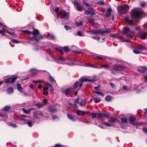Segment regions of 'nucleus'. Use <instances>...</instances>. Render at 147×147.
Segmentation results:
<instances>
[{
  "label": "nucleus",
  "instance_id": "obj_13",
  "mask_svg": "<svg viewBox=\"0 0 147 147\" xmlns=\"http://www.w3.org/2000/svg\"><path fill=\"white\" fill-rule=\"evenodd\" d=\"M89 113V112L84 111H80L78 110L76 111V113L78 116H79L80 115L81 116H83L85 114H88Z\"/></svg>",
  "mask_w": 147,
  "mask_h": 147
},
{
  "label": "nucleus",
  "instance_id": "obj_37",
  "mask_svg": "<svg viewBox=\"0 0 147 147\" xmlns=\"http://www.w3.org/2000/svg\"><path fill=\"white\" fill-rule=\"evenodd\" d=\"M115 37L117 38L120 39V40H122L124 39L123 37L121 35H118L116 36Z\"/></svg>",
  "mask_w": 147,
  "mask_h": 147
},
{
  "label": "nucleus",
  "instance_id": "obj_6",
  "mask_svg": "<svg viewBox=\"0 0 147 147\" xmlns=\"http://www.w3.org/2000/svg\"><path fill=\"white\" fill-rule=\"evenodd\" d=\"M73 3L74 4V7H76L77 11H81L83 10V8L81 6L80 3L78 2L77 0H74Z\"/></svg>",
  "mask_w": 147,
  "mask_h": 147
},
{
  "label": "nucleus",
  "instance_id": "obj_36",
  "mask_svg": "<svg viewBox=\"0 0 147 147\" xmlns=\"http://www.w3.org/2000/svg\"><path fill=\"white\" fill-rule=\"evenodd\" d=\"M7 91L9 93H11L13 92V88L11 87L7 89Z\"/></svg>",
  "mask_w": 147,
  "mask_h": 147
},
{
  "label": "nucleus",
  "instance_id": "obj_54",
  "mask_svg": "<svg viewBox=\"0 0 147 147\" xmlns=\"http://www.w3.org/2000/svg\"><path fill=\"white\" fill-rule=\"evenodd\" d=\"M92 38L94 39H96L98 40L100 39V37L99 36H92Z\"/></svg>",
  "mask_w": 147,
  "mask_h": 147
},
{
  "label": "nucleus",
  "instance_id": "obj_34",
  "mask_svg": "<svg viewBox=\"0 0 147 147\" xmlns=\"http://www.w3.org/2000/svg\"><path fill=\"white\" fill-rule=\"evenodd\" d=\"M133 52L136 54H139L141 53L140 51L137 48L134 50Z\"/></svg>",
  "mask_w": 147,
  "mask_h": 147
},
{
  "label": "nucleus",
  "instance_id": "obj_49",
  "mask_svg": "<svg viewBox=\"0 0 147 147\" xmlns=\"http://www.w3.org/2000/svg\"><path fill=\"white\" fill-rule=\"evenodd\" d=\"M88 32L92 34H95V30H91Z\"/></svg>",
  "mask_w": 147,
  "mask_h": 147
},
{
  "label": "nucleus",
  "instance_id": "obj_11",
  "mask_svg": "<svg viewBox=\"0 0 147 147\" xmlns=\"http://www.w3.org/2000/svg\"><path fill=\"white\" fill-rule=\"evenodd\" d=\"M130 31V30L129 27L126 26L124 27L122 30V34L123 35H125L127 36Z\"/></svg>",
  "mask_w": 147,
  "mask_h": 147
},
{
  "label": "nucleus",
  "instance_id": "obj_27",
  "mask_svg": "<svg viewBox=\"0 0 147 147\" xmlns=\"http://www.w3.org/2000/svg\"><path fill=\"white\" fill-rule=\"evenodd\" d=\"M79 86V82L78 81L76 82L73 85V88L75 89H77Z\"/></svg>",
  "mask_w": 147,
  "mask_h": 147
},
{
  "label": "nucleus",
  "instance_id": "obj_55",
  "mask_svg": "<svg viewBox=\"0 0 147 147\" xmlns=\"http://www.w3.org/2000/svg\"><path fill=\"white\" fill-rule=\"evenodd\" d=\"M95 59L97 60H102L103 59V57H101L97 56L94 57Z\"/></svg>",
  "mask_w": 147,
  "mask_h": 147
},
{
  "label": "nucleus",
  "instance_id": "obj_17",
  "mask_svg": "<svg viewBox=\"0 0 147 147\" xmlns=\"http://www.w3.org/2000/svg\"><path fill=\"white\" fill-rule=\"evenodd\" d=\"M147 70V68L146 67H142L141 69H138L137 71L140 73L143 74L145 71Z\"/></svg>",
  "mask_w": 147,
  "mask_h": 147
},
{
  "label": "nucleus",
  "instance_id": "obj_35",
  "mask_svg": "<svg viewBox=\"0 0 147 147\" xmlns=\"http://www.w3.org/2000/svg\"><path fill=\"white\" fill-rule=\"evenodd\" d=\"M10 109V106H6L5 107H4L3 108L4 110L5 111H6V112L8 111Z\"/></svg>",
  "mask_w": 147,
  "mask_h": 147
},
{
  "label": "nucleus",
  "instance_id": "obj_28",
  "mask_svg": "<svg viewBox=\"0 0 147 147\" xmlns=\"http://www.w3.org/2000/svg\"><path fill=\"white\" fill-rule=\"evenodd\" d=\"M35 105L37 106L39 108H41L44 106L42 103L41 102L35 104Z\"/></svg>",
  "mask_w": 147,
  "mask_h": 147
},
{
  "label": "nucleus",
  "instance_id": "obj_40",
  "mask_svg": "<svg viewBox=\"0 0 147 147\" xmlns=\"http://www.w3.org/2000/svg\"><path fill=\"white\" fill-rule=\"evenodd\" d=\"M131 32V31H130ZM135 35V33L133 32H130L129 33V34L127 35V36L129 37H132L133 36H134Z\"/></svg>",
  "mask_w": 147,
  "mask_h": 147
},
{
  "label": "nucleus",
  "instance_id": "obj_38",
  "mask_svg": "<svg viewBox=\"0 0 147 147\" xmlns=\"http://www.w3.org/2000/svg\"><path fill=\"white\" fill-rule=\"evenodd\" d=\"M5 33L6 31L3 29L2 30H0V33H1L2 36H5Z\"/></svg>",
  "mask_w": 147,
  "mask_h": 147
},
{
  "label": "nucleus",
  "instance_id": "obj_9",
  "mask_svg": "<svg viewBox=\"0 0 147 147\" xmlns=\"http://www.w3.org/2000/svg\"><path fill=\"white\" fill-rule=\"evenodd\" d=\"M124 21L127 23L130 26H133L136 25L135 22H133V20H130L128 17H126L125 18Z\"/></svg>",
  "mask_w": 147,
  "mask_h": 147
},
{
  "label": "nucleus",
  "instance_id": "obj_32",
  "mask_svg": "<svg viewBox=\"0 0 147 147\" xmlns=\"http://www.w3.org/2000/svg\"><path fill=\"white\" fill-rule=\"evenodd\" d=\"M79 104L81 106H84L86 105V101L82 100L81 101L80 103H79Z\"/></svg>",
  "mask_w": 147,
  "mask_h": 147
},
{
  "label": "nucleus",
  "instance_id": "obj_10",
  "mask_svg": "<svg viewBox=\"0 0 147 147\" xmlns=\"http://www.w3.org/2000/svg\"><path fill=\"white\" fill-rule=\"evenodd\" d=\"M73 90V88H69L64 90H63L62 92L63 94H65L67 96L68 95H70L71 93Z\"/></svg>",
  "mask_w": 147,
  "mask_h": 147
},
{
  "label": "nucleus",
  "instance_id": "obj_62",
  "mask_svg": "<svg viewBox=\"0 0 147 147\" xmlns=\"http://www.w3.org/2000/svg\"><path fill=\"white\" fill-rule=\"evenodd\" d=\"M94 93H96V94H98L101 95L102 96H103V94L101 92H98V91H95L94 92Z\"/></svg>",
  "mask_w": 147,
  "mask_h": 147
},
{
  "label": "nucleus",
  "instance_id": "obj_42",
  "mask_svg": "<svg viewBox=\"0 0 147 147\" xmlns=\"http://www.w3.org/2000/svg\"><path fill=\"white\" fill-rule=\"evenodd\" d=\"M59 11V7H57L55 10V12L57 13V16H58L59 14V12L60 11Z\"/></svg>",
  "mask_w": 147,
  "mask_h": 147
},
{
  "label": "nucleus",
  "instance_id": "obj_33",
  "mask_svg": "<svg viewBox=\"0 0 147 147\" xmlns=\"http://www.w3.org/2000/svg\"><path fill=\"white\" fill-rule=\"evenodd\" d=\"M47 86L48 88V89L50 90L51 91H52L53 90V88L52 85L50 84H47Z\"/></svg>",
  "mask_w": 147,
  "mask_h": 147
},
{
  "label": "nucleus",
  "instance_id": "obj_18",
  "mask_svg": "<svg viewBox=\"0 0 147 147\" xmlns=\"http://www.w3.org/2000/svg\"><path fill=\"white\" fill-rule=\"evenodd\" d=\"M21 120L23 121H26V122H28L27 124L29 127H31L32 126V122L29 121V120L23 119H21Z\"/></svg>",
  "mask_w": 147,
  "mask_h": 147
},
{
  "label": "nucleus",
  "instance_id": "obj_25",
  "mask_svg": "<svg viewBox=\"0 0 147 147\" xmlns=\"http://www.w3.org/2000/svg\"><path fill=\"white\" fill-rule=\"evenodd\" d=\"M108 118L109 119V121L110 122L112 123H114L115 121L117 120V119L116 118H112L110 115L109 118Z\"/></svg>",
  "mask_w": 147,
  "mask_h": 147
},
{
  "label": "nucleus",
  "instance_id": "obj_24",
  "mask_svg": "<svg viewBox=\"0 0 147 147\" xmlns=\"http://www.w3.org/2000/svg\"><path fill=\"white\" fill-rule=\"evenodd\" d=\"M93 100L95 103L98 102L100 101V97H95L93 96Z\"/></svg>",
  "mask_w": 147,
  "mask_h": 147
},
{
  "label": "nucleus",
  "instance_id": "obj_61",
  "mask_svg": "<svg viewBox=\"0 0 147 147\" xmlns=\"http://www.w3.org/2000/svg\"><path fill=\"white\" fill-rule=\"evenodd\" d=\"M72 107L74 108H77L78 107V106L76 103H73Z\"/></svg>",
  "mask_w": 147,
  "mask_h": 147
},
{
  "label": "nucleus",
  "instance_id": "obj_8",
  "mask_svg": "<svg viewBox=\"0 0 147 147\" xmlns=\"http://www.w3.org/2000/svg\"><path fill=\"white\" fill-rule=\"evenodd\" d=\"M88 10H86L84 12V13L86 15L91 14V15H95L94 9L92 7H90L88 8Z\"/></svg>",
  "mask_w": 147,
  "mask_h": 147
},
{
  "label": "nucleus",
  "instance_id": "obj_56",
  "mask_svg": "<svg viewBox=\"0 0 147 147\" xmlns=\"http://www.w3.org/2000/svg\"><path fill=\"white\" fill-rule=\"evenodd\" d=\"M79 100H80V98L79 97H77L75 100L74 101V103H80L79 102Z\"/></svg>",
  "mask_w": 147,
  "mask_h": 147
},
{
  "label": "nucleus",
  "instance_id": "obj_5",
  "mask_svg": "<svg viewBox=\"0 0 147 147\" xmlns=\"http://www.w3.org/2000/svg\"><path fill=\"white\" fill-rule=\"evenodd\" d=\"M17 77L16 76H14L13 77L10 78H8L5 79V82L7 84H13L17 79Z\"/></svg>",
  "mask_w": 147,
  "mask_h": 147
},
{
  "label": "nucleus",
  "instance_id": "obj_39",
  "mask_svg": "<svg viewBox=\"0 0 147 147\" xmlns=\"http://www.w3.org/2000/svg\"><path fill=\"white\" fill-rule=\"evenodd\" d=\"M121 121L123 123H126L127 122V119L123 117L121 119Z\"/></svg>",
  "mask_w": 147,
  "mask_h": 147
},
{
  "label": "nucleus",
  "instance_id": "obj_43",
  "mask_svg": "<svg viewBox=\"0 0 147 147\" xmlns=\"http://www.w3.org/2000/svg\"><path fill=\"white\" fill-rule=\"evenodd\" d=\"M92 119H93L96 118V115L97 116V113H92Z\"/></svg>",
  "mask_w": 147,
  "mask_h": 147
},
{
  "label": "nucleus",
  "instance_id": "obj_31",
  "mask_svg": "<svg viewBox=\"0 0 147 147\" xmlns=\"http://www.w3.org/2000/svg\"><path fill=\"white\" fill-rule=\"evenodd\" d=\"M49 74H50L49 73ZM49 80L51 83H53L55 82V80L52 77L50 74H49Z\"/></svg>",
  "mask_w": 147,
  "mask_h": 147
},
{
  "label": "nucleus",
  "instance_id": "obj_16",
  "mask_svg": "<svg viewBox=\"0 0 147 147\" xmlns=\"http://www.w3.org/2000/svg\"><path fill=\"white\" fill-rule=\"evenodd\" d=\"M136 119L134 117L130 116L129 118V121L130 123L132 124L133 125H135V123H134Z\"/></svg>",
  "mask_w": 147,
  "mask_h": 147
},
{
  "label": "nucleus",
  "instance_id": "obj_20",
  "mask_svg": "<svg viewBox=\"0 0 147 147\" xmlns=\"http://www.w3.org/2000/svg\"><path fill=\"white\" fill-rule=\"evenodd\" d=\"M103 32H103V30H95V34H99L103 35H104Z\"/></svg>",
  "mask_w": 147,
  "mask_h": 147
},
{
  "label": "nucleus",
  "instance_id": "obj_51",
  "mask_svg": "<svg viewBox=\"0 0 147 147\" xmlns=\"http://www.w3.org/2000/svg\"><path fill=\"white\" fill-rule=\"evenodd\" d=\"M11 41L12 42L15 43H17L19 42V41L18 40H15L14 39H11Z\"/></svg>",
  "mask_w": 147,
  "mask_h": 147
},
{
  "label": "nucleus",
  "instance_id": "obj_45",
  "mask_svg": "<svg viewBox=\"0 0 147 147\" xmlns=\"http://www.w3.org/2000/svg\"><path fill=\"white\" fill-rule=\"evenodd\" d=\"M88 21L90 23L92 24V25L94 24V20L92 19H89Z\"/></svg>",
  "mask_w": 147,
  "mask_h": 147
},
{
  "label": "nucleus",
  "instance_id": "obj_21",
  "mask_svg": "<svg viewBox=\"0 0 147 147\" xmlns=\"http://www.w3.org/2000/svg\"><path fill=\"white\" fill-rule=\"evenodd\" d=\"M39 32L37 29H34L33 30V32H32V34L33 35V36H34L38 34H39Z\"/></svg>",
  "mask_w": 147,
  "mask_h": 147
},
{
  "label": "nucleus",
  "instance_id": "obj_15",
  "mask_svg": "<svg viewBox=\"0 0 147 147\" xmlns=\"http://www.w3.org/2000/svg\"><path fill=\"white\" fill-rule=\"evenodd\" d=\"M80 81H82V82H94V81L92 80L88 79L87 78L83 77L80 79Z\"/></svg>",
  "mask_w": 147,
  "mask_h": 147
},
{
  "label": "nucleus",
  "instance_id": "obj_57",
  "mask_svg": "<svg viewBox=\"0 0 147 147\" xmlns=\"http://www.w3.org/2000/svg\"><path fill=\"white\" fill-rule=\"evenodd\" d=\"M49 36L50 37V39H51L54 40L55 39V36L52 34H51Z\"/></svg>",
  "mask_w": 147,
  "mask_h": 147
},
{
  "label": "nucleus",
  "instance_id": "obj_47",
  "mask_svg": "<svg viewBox=\"0 0 147 147\" xmlns=\"http://www.w3.org/2000/svg\"><path fill=\"white\" fill-rule=\"evenodd\" d=\"M64 27L65 29L66 30H71V28L69 26H68L67 25H65L64 26Z\"/></svg>",
  "mask_w": 147,
  "mask_h": 147
},
{
  "label": "nucleus",
  "instance_id": "obj_2",
  "mask_svg": "<svg viewBox=\"0 0 147 147\" xmlns=\"http://www.w3.org/2000/svg\"><path fill=\"white\" fill-rule=\"evenodd\" d=\"M142 13L140 10H137L136 9L131 10L130 15L131 17L133 19H138L141 17Z\"/></svg>",
  "mask_w": 147,
  "mask_h": 147
},
{
  "label": "nucleus",
  "instance_id": "obj_46",
  "mask_svg": "<svg viewBox=\"0 0 147 147\" xmlns=\"http://www.w3.org/2000/svg\"><path fill=\"white\" fill-rule=\"evenodd\" d=\"M104 34L105 33H109L111 32V30L110 28H108L107 30H103Z\"/></svg>",
  "mask_w": 147,
  "mask_h": 147
},
{
  "label": "nucleus",
  "instance_id": "obj_26",
  "mask_svg": "<svg viewBox=\"0 0 147 147\" xmlns=\"http://www.w3.org/2000/svg\"><path fill=\"white\" fill-rule=\"evenodd\" d=\"M63 50L66 53H67L70 51V49L67 47L65 46L63 48Z\"/></svg>",
  "mask_w": 147,
  "mask_h": 147
},
{
  "label": "nucleus",
  "instance_id": "obj_44",
  "mask_svg": "<svg viewBox=\"0 0 147 147\" xmlns=\"http://www.w3.org/2000/svg\"><path fill=\"white\" fill-rule=\"evenodd\" d=\"M57 59L58 61H62L65 60V59L63 57H61L57 58Z\"/></svg>",
  "mask_w": 147,
  "mask_h": 147
},
{
  "label": "nucleus",
  "instance_id": "obj_58",
  "mask_svg": "<svg viewBox=\"0 0 147 147\" xmlns=\"http://www.w3.org/2000/svg\"><path fill=\"white\" fill-rule=\"evenodd\" d=\"M99 5H105V3L102 1H100L98 2L97 3Z\"/></svg>",
  "mask_w": 147,
  "mask_h": 147
},
{
  "label": "nucleus",
  "instance_id": "obj_23",
  "mask_svg": "<svg viewBox=\"0 0 147 147\" xmlns=\"http://www.w3.org/2000/svg\"><path fill=\"white\" fill-rule=\"evenodd\" d=\"M111 96L109 95H107L105 97V100L107 102H109L111 100Z\"/></svg>",
  "mask_w": 147,
  "mask_h": 147
},
{
  "label": "nucleus",
  "instance_id": "obj_22",
  "mask_svg": "<svg viewBox=\"0 0 147 147\" xmlns=\"http://www.w3.org/2000/svg\"><path fill=\"white\" fill-rule=\"evenodd\" d=\"M137 48L140 51H142L146 50V48L145 47L142 45H140L138 46Z\"/></svg>",
  "mask_w": 147,
  "mask_h": 147
},
{
  "label": "nucleus",
  "instance_id": "obj_50",
  "mask_svg": "<svg viewBox=\"0 0 147 147\" xmlns=\"http://www.w3.org/2000/svg\"><path fill=\"white\" fill-rule=\"evenodd\" d=\"M140 5L143 7H144L146 5V3L144 2H141L140 3Z\"/></svg>",
  "mask_w": 147,
  "mask_h": 147
},
{
  "label": "nucleus",
  "instance_id": "obj_1",
  "mask_svg": "<svg viewBox=\"0 0 147 147\" xmlns=\"http://www.w3.org/2000/svg\"><path fill=\"white\" fill-rule=\"evenodd\" d=\"M129 9L128 5L125 4L119 6L117 7V10L119 13V16H121L123 14H126L128 12Z\"/></svg>",
  "mask_w": 147,
  "mask_h": 147
},
{
  "label": "nucleus",
  "instance_id": "obj_12",
  "mask_svg": "<svg viewBox=\"0 0 147 147\" xmlns=\"http://www.w3.org/2000/svg\"><path fill=\"white\" fill-rule=\"evenodd\" d=\"M97 116L99 118L102 117H105L107 118H109L110 115H109L108 113H97Z\"/></svg>",
  "mask_w": 147,
  "mask_h": 147
},
{
  "label": "nucleus",
  "instance_id": "obj_19",
  "mask_svg": "<svg viewBox=\"0 0 147 147\" xmlns=\"http://www.w3.org/2000/svg\"><path fill=\"white\" fill-rule=\"evenodd\" d=\"M67 117L69 119L73 121H75V117L74 116L71 115L69 113H68L67 115Z\"/></svg>",
  "mask_w": 147,
  "mask_h": 147
},
{
  "label": "nucleus",
  "instance_id": "obj_7",
  "mask_svg": "<svg viewBox=\"0 0 147 147\" xmlns=\"http://www.w3.org/2000/svg\"><path fill=\"white\" fill-rule=\"evenodd\" d=\"M138 36L141 39H145L147 38V32L144 30H141L139 32Z\"/></svg>",
  "mask_w": 147,
  "mask_h": 147
},
{
  "label": "nucleus",
  "instance_id": "obj_63",
  "mask_svg": "<svg viewBox=\"0 0 147 147\" xmlns=\"http://www.w3.org/2000/svg\"><path fill=\"white\" fill-rule=\"evenodd\" d=\"M62 48L61 47H60V48H59L57 47H56L55 48V49L56 51H59V52H60V51H61V50L62 49Z\"/></svg>",
  "mask_w": 147,
  "mask_h": 147
},
{
  "label": "nucleus",
  "instance_id": "obj_4",
  "mask_svg": "<svg viewBox=\"0 0 147 147\" xmlns=\"http://www.w3.org/2000/svg\"><path fill=\"white\" fill-rule=\"evenodd\" d=\"M44 37L42 35L40 34H38L34 36H33L32 37H29L28 39L30 41L34 40L36 42H38L40 40L44 39Z\"/></svg>",
  "mask_w": 147,
  "mask_h": 147
},
{
  "label": "nucleus",
  "instance_id": "obj_29",
  "mask_svg": "<svg viewBox=\"0 0 147 147\" xmlns=\"http://www.w3.org/2000/svg\"><path fill=\"white\" fill-rule=\"evenodd\" d=\"M17 88L18 90L21 92L22 90V87L21 86L20 84V83H18L17 84Z\"/></svg>",
  "mask_w": 147,
  "mask_h": 147
},
{
  "label": "nucleus",
  "instance_id": "obj_53",
  "mask_svg": "<svg viewBox=\"0 0 147 147\" xmlns=\"http://www.w3.org/2000/svg\"><path fill=\"white\" fill-rule=\"evenodd\" d=\"M45 96H47L49 94V92L47 91H44L42 93Z\"/></svg>",
  "mask_w": 147,
  "mask_h": 147
},
{
  "label": "nucleus",
  "instance_id": "obj_64",
  "mask_svg": "<svg viewBox=\"0 0 147 147\" xmlns=\"http://www.w3.org/2000/svg\"><path fill=\"white\" fill-rule=\"evenodd\" d=\"M143 130L144 132L147 134V128H146L145 127H143Z\"/></svg>",
  "mask_w": 147,
  "mask_h": 147
},
{
  "label": "nucleus",
  "instance_id": "obj_41",
  "mask_svg": "<svg viewBox=\"0 0 147 147\" xmlns=\"http://www.w3.org/2000/svg\"><path fill=\"white\" fill-rule=\"evenodd\" d=\"M44 106H45L48 104V101L47 99H44L43 100V102H42Z\"/></svg>",
  "mask_w": 147,
  "mask_h": 147
},
{
  "label": "nucleus",
  "instance_id": "obj_59",
  "mask_svg": "<svg viewBox=\"0 0 147 147\" xmlns=\"http://www.w3.org/2000/svg\"><path fill=\"white\" fill-rule=\"evenodd\" d=\"M7 33L9 34H11L12 36H13L14 37L15 36H16V35L14 33L12 32H11L9 31H7Z\"/></svg>",
  "mask_w": 147,
  "mask_h": 147
},
{
  "label": "nucleus",
  "instance_id": "obj_30",
  "mask_svg": "<svg viewBox=\"0 0 147 147\" xmlns=\"http://www.w3.org/2000/svg\"><path fill=\"white\" fill-rule=\"evenodd\" d=\"M36 70V69H30V72H32L31 73V75L32 76H33L36 74V71H35Z\"/></svg>",
  "mask_w": 147,
  "mask_h": 147
},
{
  "label": "nucleus",
  "instance_id": "obj_3",
  "mask_svg": "<svg viewBox=\"0 0 147 147\" xmlns=\"http://www.w3.org/2000/svg\"><path fill=\"white\" fill-rule=\"evenodd\" d=\"M69 14L64 10H61L59 12V15L57 16V17L61 16V19L65 18L67 19L69 17Z\"/></svg>",
  "mask_w": 147,
  "mask_h": 147
},
{
  "label": "nucleus",
  "instance_id": "obj_52",
  "mask_svg": "<svg viewBox=\"0 0 147 147\" xmlns=\"http://www.w3.org/2000/svg\"><path fill=\"white\" fill-rule=\"evenodd\" d=\"M23 32H25V33L28 34H32V32H30L28 30H23Z\"/></svg>",
  "mask_w": 147,
  "mask_h": 147
},
{
  "label": "nucleus",
  "instance_id": "obj_60",
  "mask_svg": "<svg viewBox=\"0 0 147 147\" xmlns=\"http://www.w3.org/2000/svg\"><path fill=\"white\" fill-rule=\"evenodd\" d=\"M77 35H78V36H83V35L82 34V32H81V31H78L77 32Z\"/></svg>",
  "mask_w": 147,
  "mask_h": 147
},
{
  "label": "nucleus",
  "instance_id": "obj_48",
  "mask_svg": "<svg viewBox=\"0 0 147 147\" xmlns=\"http://www.w3.org/2000/svg\"><path fill=\"white\" fill-rule=\"evenodd\" d=\"M114 67L119 68H122L123 67V66L122 65H121L120 64H115L114 65Z\"/></svg>",
  "mask_w": 147,
  "mask_h": 147
},
{
  "label": "nucleus",
  "instance_id": "obj_14",
  "mask_svg": "<svg viewBox=\"0 0 147 147\" xmlns=\"http://www.w3.org/2000/svg\"><path fill=\"white\" fill-rule=\"evenodd\" d=\"M57 108L54 106H50L48 108V111L51 113H54L57 110Z\"/></svg>",
  "mask_w": 147,
  "mask_h": 147
}]
</instances>
